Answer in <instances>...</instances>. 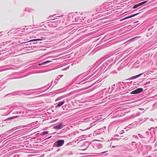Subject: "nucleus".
Here are the masks:
<instances>
[{
	"mask_svg": "<svg viewBox=\"0 0 157 157\" xmlns=\"http://www.w3.org/2000/svg\"><path fill=\"white\" fill-rule=\"evenodd\" d=\"M64 140H59L57 141L54 144L57 147H59L62 146L64 144Z\"/></svg>",
	"mask_w": 157,
	"mask_h": 157,
	"instance_id": "nucleus-1",
	"label": "nucleus"
},
{
	"mask_svg": "<svg viewBox=\"0 0 157 157\" xmlns=\"http://www.w3.org/2000/svg\"><path fill=\"white\" fill-rule=\"evenodd\" d=\"M143 90V89L142 88H139L136 89L131 92L132 94H137L139 93Z\"/></svg>",
	"mask_w": 157,
	"mask_h": 157,
	"instance_id": "nucleus-2",
	"label": "nucleus"
},
{
	"mask_svg": "<svg viewBox=\"0 0 157 157\" xmlns=\"http://www.w3.org/2000/svg\"><path fill=\"white\" fill-rule=\"evenodd\" d=\"M147 2V1H145L144 2H141L139 4H137L135 5L134 6L133 8L134 9L136 8H137V7H138V6H139L141 5H142L144 4H145Z\"/></svg>",
	"mask_w": 157,
	"mask_h": 157,
	"instance_id": "nucleus-3",
	"label": "nucleus"
},
{
	"mask_svg": "<svg viewBox=\"0 0 157 157\" xmlns=\"http://www.w3.org/2000/svg\"><path fill=\"white\" fill-rule=\"evenodd\" d=\"M139 14V13H137L135 14H133L132 15H131L130 16H128L127 17H126L123 19H122L121 20H120V21H122L123 20H124L128 19V18H129L132 17H134V16L138 14Z\"/></svg>",
	"mask_w": 157,
	"mask_h": 157,
	"instance_id": "nucleus-4",
	"label": "nucleus"
},
{
	"mask_svg": "<svg viewBox=\"0 0 157 157\" xmlns=\"http://www.w3.org/2000/svg\"><path fill=\"white\" fill-rule=\"evenodd\" d=\"M54 128L55 129H59L62 128V126L61 124H59L54 127Z\"/></svg>",
	"mask_w": 157,
	"mask_h": 157,
	"instance_id": "nucleus-5",
	"label": "nucleus"
},
{
	"mask_svg": "<svg viewBox=\"0 0 157 157\" xmlns=\"http://www.w3.org/2000/svg\"><path fill=\"white\" fill-rule=\"evenodd\" d=\"M142 74H143L142 73L138 75L133 76L132 77H131V79H134L136 78L139 77L141 76L142 75Z\"/></svg>",
	"mask_w": 157,
	"mask_h": 157,
	"instance_id": "nucleus-6",
	"label": "nucleus"
},
{
	"mask_svg": "<svg viewBox=\"0 0 157 157\" xmlns=\"http://www.w3.org/2000/svg\"><path fill=\"white\" fill-rule=\"evenodd\" d=\"M64 103V101H62L60 102L56 106L57 107H59L62 105Z\"/></svg>",
	"mask_w": 157,
	"mask_h": 157,
	"instance_id": "nucleus-7",
	"label": "nucleus"
},
{
	"mask_svg": "<svg viewBox=\"0 0 157 157\" xmlns=\"http://www.w3.org/2000/svg\"><path fill=\"white\" fill-rule=\"evenodd\" d=\"M42 40L40 39H33L32 40H30L28 41V42H30L32 41H40L41 40Z\"/></svg>",
	"mask_w": 157,
	"mask_h": 157,
	"instance_id": "nucleus-8",
	"label": "nucleus"
},
{
	"mask_svg": "<svg viewBox=\"0 0 157 157\" xmlns=\"http://www.w3.org/2000/svg\"><path fill=\"white\" fill-rule=\"evenodd\" d=\"M48 133V131H44L42 133L43 135H44L46 134H47Z\"/></svg>",
	"mask_w": 157,
	"mask_h": 157,
	"instance_id": "nucleus-9",
	"label": "nucleus"
},
{
	"mask_svg": "<svg viewBox=\"0 0 157 157\" xmlns=\"http://www.w3.org/2000/svg\"><path fill=\"white\" fill-rule=\"evenodd\" d=\"M50 61H45V62H44V63H43V64H45L48 63H50Z\"/></svg>",
	"mask_w": 157,
	"mask_h": 157,
	"instance_id": "nucleus-10",
	"label": "nucleus"
},
{
	"mask_svg": "<svg viewBox=\"0 0 157 157\" xmlns=\"http://www.w3.org/2000/svg\"><path fill=\"white\" fill-rule=\"evenodd\" d=\"M105 152H102V153H105Z\"/></svg>",
	"mask_w": 157,
	"mask_h": 157,
	"instance_id": "nucleus-11",
	"label": "nucleus"
}]
</instances>
